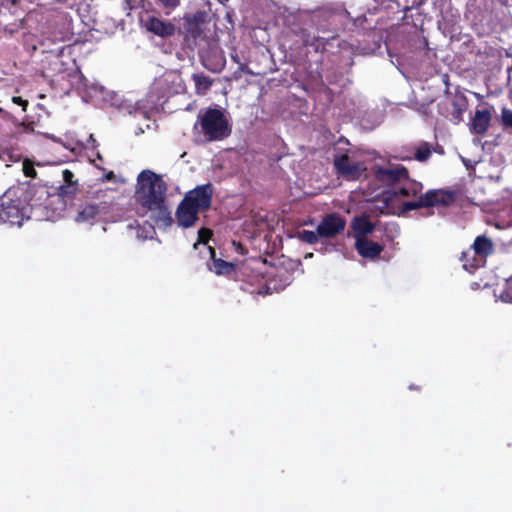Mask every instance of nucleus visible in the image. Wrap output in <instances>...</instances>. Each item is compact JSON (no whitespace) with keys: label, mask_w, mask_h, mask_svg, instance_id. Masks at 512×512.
Segmentation results:
<instances>
[{"label":"nucleus","mask_w":512,"mask_h":512,"mask_svg":"<svg viewBox=\"0 0 512 512\" xmlns=\"http://www.w3.org/2000/svg\"><path fill=\"white\" fill-rule=\"evenodd\" d=\"M12 101L15 103V104H18V105H21L23 106V110L26 109V106L28 105V101L27 100H24L22 99L21 97L19 96H14L12 98Z\"/></svg>","instance_id":"obj_36"},{"label":"nucleus","mask_w":512,"mask_h":512,"mask_svg":"<svg viewBox=\"0 0 512 512\" xmlns=\"http://www.w3.org/2000/svg\"><path fill=\"white\" fill-rule=\"evenodd\" d=\"M457 199V193L454 190L430 189L423 195L418 196L417 200L403 203V211L408 212L421 208L430 207H450Z\"/></svg>","instance_id":"obj_5"},{"label":"nucleus","mask_w":512,"mask_h":512,"mask_svg":"<svg viewBox=\"0 0 512 512\" xmlns=\"http://www.w3.org/2000/svg\"><path fill=\"white\" fill-rule=\"evenodd\" d=\"M144 231H145V234H142L140 233L139 231L137 232V236L138 237H141L143 239H146L148 237H151L152 234L154 233V226L151 225V224H148V228L146 230V228L144 227Z\"/></svg>","instance_id":"obj_35"},{"label":"nucleus","mask_w":512,"mask_h":512,"mask_svg":"<svg viewBox=\"0 0 512 512\" xmlns=\"http://www.w3.org/2000/svg\"><path fill=\"white\" fill-rule=\"evenodd\" d=\"M303 44L313 47L315 51H320L325 49L327 41L324 38L307 34L303 37Z\"/></svg>","instance_id":"obj_24"},{"label":"nucleus","mask_w":512,"mask_h":512,"mask_svg":"<svg viewBox=\"0 0 512 512\" xmlns=\"http://www.w3.org/2000/svg\"><path fill=\"white\" fill-rule=\"evenodd\" d=\"M205 18L206 14L202 11H197L193 15L184 16L183 34L186 47L193 49L197 45V40L203 33Z\"/></svg>","instance_id":"obj_6"},{"label":"nucleus","mask_w":512,"mask_h":512,"mask_svg":"<svg viewBox=\"0 0 512 512\" xmlns=\"http://www.w3.org/2000/svg\"><path fill=\"white\" fill-rule=\"evenodd\" d=\"M495 295L503 302L512 303V276L506 279L504 285L498 292L495 290Z\"/></svg>","instance_id":"obj_25"},{"label":"nucleus","mask_w":512,"mask_h":512,"mask_svg":"<svg viewBox=\"0 0 512 512\" xmlns=\"http://www.w3.org/2000/svg\"><path fill=\"white\" fill-rule=\"evenodd\" d=\"M351 226L356 239L357 237L366 238V236L372 233L375 229V225L370 221V219L366 215L355 217L352 221Z\"/></svg>","instance_id":"obj_17"},{"label":"nucleus","mask_w":512,"mask_h":512,"mask_svg":"<svg viewBox=\"0 0 512 512\" xmlns=\"http://www.w3.org/2000/svg\"><path fill=\"white\" fill-rule=\"evenodd\" d=\"M500 124L505 131L512 132V110L503 108L501 111Z\"/></svg>","instance_id":"obj_29"},{"label":"nucleus","mask_w":512,"mask_h":512,"mask_svg":"<svg viewBox=\"0 0 512 512\" xmlns=\"http://www.w3.org/2000/svg\"><path fill=\"white\" fill-rule=\"evenodd\" d=\"M402 159H408V160H411L412 157H402Z\"/></svg>","instance_id":"obj_40"},{"label":"nucleus","mask_w":512,"mask_h":512,"mask_svg":"<svg viewBox=\"0 0 512 512\" xmlns=\"http://www.w3.org/2000/svg\"><path fill=\"white\" fill-rule=\"evenodd\" d=\"M214 187L212 183L198 185L185 193L176 209V220L180 227L190 228L199 220V213L212 206Z\"/></svg>","instance_id":"obj_3"},{"label":"nucleus","mask_w":512,"mask_h":512,"mask_svg":"<svg viewBox=\"0 0 512 512\" xmlns=\"http://www.w3.org/2000/svg\"><path fill=\"white\" fill-rule=\"evenodd\" d=\"M48 196L44 186L10 187L0 196V223L21 226L29 218L30 208L40 205V200Z\"/></svg>","instance_id":"obj_2"},{"label":"nucleus","mask_w":512,"mask_h":512,"mask_svg":"<svg viewBox=\"0 0 512 512\" xmlns=\"http://www.w3.org/2000/svg\"><path fill=\"white\" fill-rule=\"evenodd\" d=\"M355 248L360 256L368 259L378 258L384 249L381 244L362 237H357Z\"/></svg>","instance_id":"obj_14"},{"label":"nucleus","mask_w":512,"mask_h":512,"mask_svg":"<svg viewBox=\"0 0 512 512\" xmlns=\"http://www.w3.org/2000/svg\"><path fill=\"white\" fill-rule=\"evenodd\" d=\"M433 147L428 142H421L416 148H415V155L414 159H416L419 162H426L432 155Z\"/></svg>","instance_id":"obj_23"},{"label":"nucleus","mask_w":512,"mask_h":512,"mask_svg":"<svg viewBox=\"0 0 512 512\" xmlns=\"http://www.w3.org/2000/svg\"><path fill=\"white\" fill-rule=\"evenodd\" d=\"M452 111H451V120L455 124H459L463 121V114L467 110L468 107V99L464 95H460L455 97L452 100Z\"/></svg>","instance_id":"obj_20"},{"label":"nucleus","mask_w":512,"mask_h":512,"mask_svg":"<svg viewBox=\"0 0 512 512\" xmlns=\"http://www.w3.org/2000/svg\"><path fill=\"white\" fill-rule=\"evenodd\" d=\"M470 249L484 263L485 258L493 253L494 245L490 238L485 235H480L475 238Z\"/></svg>","instance_id":"obj_16"},{"label":"nucleus","mask_w":512,"mask_h":512,"mask_svg":"<svg viewBox=\"0 0 512 512\" xmlns=\"http://www.w3.org/2000/svg\"><path fill=\"white\" fill-rule=\"evenodd\" d=\"M167 183L152 170H143L137 176L135 197L140 206L151 212V219L158 227L173 223L171 211L166 202Z\"/></svg>","instance_id":"obj_1"},{"label":"nucleus","mask_w":512,"mask_h":512,"mask_svg":"<svg viewBox=\"0 0 512 512\" xmlns=\"http://www.w3.org/2000/svg\"><path fill=\"white\" fill-rule=\"evenodd\" d=\"M491 120V109H477L469 124L470 132L476 135H485L490 127Z\"/></svg>","instance_id":"obj_10"},{"label":"nucleus","mask_w":512,"mask_h":512,"mask_svg":"<svg viewBox=\"0 0 512 512\" xmlns=\"http://www.w3.org/2000/svg\"><path fill=\"white\" fill-rule=\"evenodd\" d=\"M101 213V208L98 204H86L76 215L75 221L78 223L93 224L96 218Z\"/></svg>","instance_id":"obj_18"},{"label":"nucleus","mask_w":512,"mask_h":512,"mask_svg":"<svg viewBox=\"0 0 512 512\" xmlns=\"http://www.w3.org/2000/svg\"><path fill=\"white\" fill-rule=\"evenodd\" d=\"M296 237L307 244H315L318 242L320 236L318 235V231H310V230H301L296 233Z\"/></svg>","instance_id":"obj_26"},{"label":"nucleus","mask_w":512,"mask_h":512,"mask_svg":"<svg viewBox=\"0 0 512 512\" xmlns=\"http://www.w3.org/2000/svg\"><path fill=\"white\" fill-rule=\"evenodd\" d=\"M156 2L164 9L171 11L180 5L181 0H156Z\"/></svg>","instance_id":"obj_33"},{"label":"nucleus","mask_w":512,"mask_h":512,"mask_svg":"<svg viewBox=\"0 0 512 512\" xmlns=\"http://www.w3.org/2000/svg\"><path fill=\"white\" fill-rule=\"evenodd\" d=\"M269 289H270V287L268 286V287L266 288V290H265V291L260 290V291H259V294L266 295V294L268 293V290H269Z\"/></svg>","instance_id":"obj_38"},{"label":"nucleus","mask_w":512,"mask_h":512,"mask_svg":"<svg viewBox=\"0 0 512 512\" xmlns=\"http://www.w3.org/2000/svg\"><path fill=\"white\" fill-rule=\"evenodd\" d=\"M23 173L26 177L35 178L37 176V171L34 168V165L29 160L23 161Z\"/></svg>","instance_id":"obj_31"},{"label":"nucleus","mask_w":512,"mask_h":512,"mask_svg":"<svg viewBox=\"0 0 512 512\" xmlns=\"http://www.w3.org/2000/svg\"><path fill=\"white\" fill-rule=\"evenodd\" d=\"M423 189V185L421 182H418L416 180L408 179L405 180V183L398 188L393 189L392 196L398 198V197H411L415 200L418 199V196L422 195L421 191Z\"/></svg>","instance_id":"obj_15"},{"label":"nucleus","mask_w":512,"mask_h":512,"mask_svg":"<svg viewBox=\"0 0 512 512\" xmlns=\"http://www.w3.org/2000/svg\"><path fill=\"white\" fill-rule=\"evenodd\" d=\"M63 181L64 183L63 184H77V182L73 181V178H74V174L72 171H70L69 169H65L63 171Z\"/></svg>","instance_id":"obj_34"},{"label":"nucleus","mask_w":512,"mask_h":512,"mask_svg":"<svg viewBox=\"0 0 512 512\" xmlns=\"http://www.w3.org/2000/svg\"><path fill=\"white\" fill-rule=\"evenodd\" d=\"M202 65L213 73L220 72L225 66V57L219 49H209L200 54Z\"/></svg>","instance_id":"obj_12"},{"label":"nucleus","mask_w":512,"mask_h":512,"mask_svg":"<svg viewBox=\"0 0 512 512\" xmlns=\"http://www.w3.org/2000/svg\"><path fill=\"white\" fill-rule=\"evenodd\" d=\"M241 74L254 75L255 73L248 67V65L246 63L241 61L238 64V69L234 72V78L235 79L241 78Z\"/></svg>","instance_id":"obj_32"},{"label":"nucleus","mask_w":512,"mask_h":512,"mask_svg":"<svg viewBox=\"0 0 512 512\" xmlns=\"http://www.w3.org/2000/svg\"><path fill=\"white\" fill-rule=\"evenodd\" d=\"M333 166L335 172L347 180H358L365 170L361 163L352 161L347 153L336 154Z\"/></svg>","instance_id":"obj_7"},{"label":"nucleus","mask_w":512,"mask_h":512,"mask_svg":"<svg viewBox=\"0 0 512 512\" xmlns=\"http://www.w3.org/2000/svg\"><path fill=\"white\" fill-rule=\"evenodd\" d=\"M296 266L297 264L292 261H289L287 264L283 262L281 265L275 267L273 272L269 273V284L274 283V290H283L293 281Z\"/></svg>","instance_id":"obj_9"},{"label":"nucleus","mask_w":512,"mask_h":512,"mask_svg":"<svg viewBox=\"0 0 512 512\" xmlns=\"http://www.w3.org/2000/svg\"><path fill=\"white\" fill-rule=\"evenodd\" d=\"M207 252L210 255V258L213 260V267L210 269L213 270L216 274L228 275L234 270L233 263L216 258V252L214 248L207 247Z\"/></svg>","instance_id":"obj_19"},{"label":"nucleus","mask_w":512,"mask_h":512,"mask_svg":"<svg viewBox=\"0 0 512 512\" xmlns=\"http://www.w3.org/2000/svg\"><path fill=\"white\" fill-rule=\"evenodd\" d=\"M114 177V173L111 171L108 175H107V178L108 179H112Z\"/></svg>","instance_id":"obj_39"},{"label":"nucleus","mask_w":512,"mask_h":512,"mask_svg":"<svg viewBox=\"0 0 512 512\" xmlns=\"http://www.w3.org/2000/svg\"><path fill=\"white\" fill-rule=\"evenodd\" d=\"M377 177L382 182L394 185L408 179L409 171L402 165L391 168H380L377 172Z\"/></svg>","instance_id":"obj_13"},{"label":"nucleus","mask_w":512,"mask_h":512,"mask_svg":"<svg viewBox=\"0 0 512 512\" xmlns=\"http://www.w3.org/2000/svg\"><path fill=\"white\" fill-rule=\"evenodd\" d=\"M144 1L145 0H124L123 10L127 16H130L132 11L144 7Z\"/></svg>","instance_id":"obj_30"},{"label":"nucleus","mask_w":512,"mask_h":512,"mask_svg":"<svg viewBox=\"0 0 512 512\" xmlns=\"http://www.w3.org/2000/svg\"><path fill=\"white\" fill-rule=\"evenodd\" d=\"M460 260L463 268L469 273H473L477 268L483 265L482 260L477 257L471 249L462 252Z\"/></svg>","instance_id":"obj_21"},{"label":"nucleus","mask_w":512,"mask_h":512,"mask_svg":"<svg viewBox=\"0 0 512 512\" xmlns=\"http://www.w3.org/2000/svg\"><path fill=\"white\" fill-rule=\"evenodd\" d=\"M192 80L195 84V93L197 95H205L213 85V80L202 73L193 74Z\"/></svg>","instance_id":"obj_22"},{"label":"nucleus","mask_w":512,"mask_h":512,"mask_svg":"<svg viewBox=\"0 0 512 512\" xmlns=\"http://www.w3.org/2000/svg\"><path fill=\"white\" fill-rule=\"evenodd\" d=\"M230 57H231L232 61L237 63V64H239L241 62V59H240V57H239V55H238V53H237L235 48L230 53Z\"/></svg>","instance_id":"obj_37"},{"label":"nucleus","mask_w":512,"mask_h":512,"mask_svg":"<svg viewBox=\"0 0 512 512\" xmlns=\"http://www.w3.org/2000/svg\"><path fill=\"white\" fill-rule=\"evenodd\" d=\"M57 196L61 199L70 198L77 191V184H61L56 188Z\"/></svg>","instance_id":"obj_27"},{"label":"nucleus","mask_w":512,"mask_h":512,"mask_svg":"<svg viewBox=\"0 0 512 512\" xmlns=\"http://www.w3.org/2000/svg\"><path fill=\"white\" fill-rule=\"evenodd\" d=\"M147 31L162 38L173 36L176 32V26L170 21H164L155 16H150L145 21Z\"/></svg>","instance_id":"obj_11"},{"label":"nucleus","mask_w":512,"mask_h":512,"mask_svg":"<svg viewBox=\"0 0 512 512\" xmlns=\"http://www.w3.org/2000/svg\"><path fill=\"white\" fill-rule=\"evenodd\" d=\"M211 236H212L211 229L205 228V227L199 229L198 240L194 244V248L197 249L198 245H203L204 249L207 251V247H209L207 245V243H208L209 239L211 238Z\"/></svg>","instance_id":"obj_28"},{"label":"nucleus","mask_w":512,"mask_h":512,"mask_svg":"<svg viewBox=\"0 0 512 512\" xmlns=\"http://www.w3.org/2000/svg\"><path fill=\"white\" fill-rule=\"evenodd\" d=\"M198 123L205 139L209 142L220 141L231 134V127L223 111L208 108L198 114Z\"/></svg>","instance_id":"obj_4"},{"label":"nucleus","mask_w":512,"mask_h":512,"mask_svg":"<svg viewBox=\"0 0 512 512\" xmlns=\"http://www.w3.org/2000/svg\"><path fill=\"white\" fill-rule=\"evenodd\" d=\"M346 227L345 219L337 213L325 215L317 226L320 238H333L341 234Z\"/></svg>","instance_id":"obj_8"}]
</instances>
